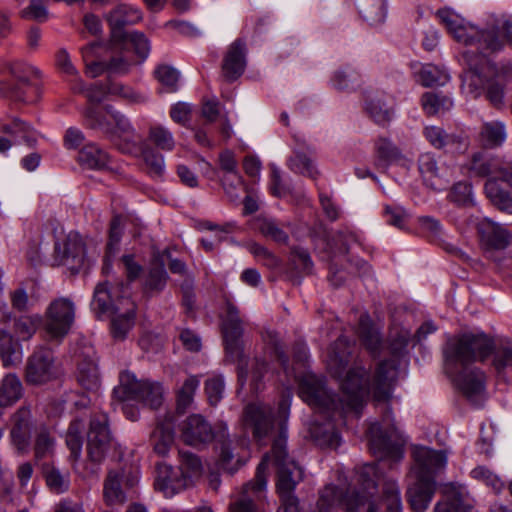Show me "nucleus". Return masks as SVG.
Returning a JSON list of instances; mask_svg holds the SVG:
<instances>
[{"mask_svg": "<svg viewBox=\"0 0 512 512\" xmlns=\"http://www.w3.org/2000/svg\"><path fill=\"white\" fill-rule=\"evenodd\" d=\"M258 230L263 236L279 244H287L289 241L288 233L274 219L264 218L259 220Z\"/></svg>", "mask_w": 512, "mask_h": 512, "instance_id": "bf43d9fd", "label": "nucleus"}, {"mask_svg": "<svg viewBox=\"0 0 512 512\" xmlns=\"http://www.w3.org/2000/svg\"><path fill=\"white\" fill-rule=\"evenodd\" d=\"M344 493L333 484L326 485L319 491L317 512H332L338 505H342Z\"/></svg>", "mask_w": 512, "mask_h": 512, "instance_id": "de8ad7c7", "label": "nucleus"}, {"mask_svg": "<svg viewBox=\"0 0 512 512\" xmlns=\"http://www.w3.org/2000/svg\"><path fill=\"white\" fill-rule=\"evenodd\" d=\"M182 440L190 446L198 447L216 440L220 449V460L226 469L233 459L231 440L228 427L225 422H218L215 430L210 423L201 415L193 414L187 417L180 426Z\"/></svg>", "mask_w": 512, "mask_h": 512, "instance_id": "7ed1b4c3", "label": "nucleus"}, {"mask_svg": "<svg viewBox=\"0 0 512 512\" xmlns=\"http://www.w3.org/2000/svg\"><path fill=\"white\" fill-rule=\"evenodd\" d=\"M485 375L479 369H463L456 378V385L463 395L477 404L484 393Z\"/></svg>", "mask_w": 512, "mask_h": 512, "instance_id": "5701e85b", "label": "nucleus"}, {"mask_svg": "<svg viewBox=\"0 0 512 512\" xmlns=\"http://www.w3.org/2000/svg\"><path fill=\"white\" fill-rule=\"evenodd\" d=\"M0 356L4 367H15L22 358L19 344L5 330H0Z\"/></svg>", "mask_w": 512, "mask_h": 512, "instance_id": "c03bdc74", "label": "nucleus"}, {"mask_svg": "<svg viewBox=\"0 0 512 512\" xmlns=\"http://www.w3.org/2000/svg\"><path fill=\"white\" fill-rule=\"evenodd\" d=\"M506 125L501 121H487L481 126L479 141L483 147L496 148L506 140Z\"/></svg>", "mask_w": 512, "mask_h": 512, "instance_id": "58836bf2", "label": "nucleus"}, {"mask_svg": "<svg viewBox=\"0 0 512 512\" xmlns=\"http://www.w3.org/2000/svg\"><path fill=\"white\" fill-rule=\"evenodd\" d=\"M54 253L55 261L72 274L78 273L85 265V243L77 233H70L62 242L55 243Z\"/></svg>", "mask_w": 512, "mask_h": 512, "instance_id": "2eb2a0df", "label": "nucleus"}, {"mask_svg": "<svg viewBox=\"0 0 512 512\" xmlns=\"http://www.w3.org/2000/svg\"><path fill=\"white\" fill-rule=\"evenodd\" d=\"M114 44H118L127 49V46L130 45L133 47L136 56L139 60L136 63H140L144 61L150 52V43L147 37L141 32H130L127 33V36L124 40L121 41H113Z\"/></svg>", "mask_w": 512, "mask_h": 512, "instance_id": "864d4df0", "label": "nucleus"}, {"mask_svg": "<svg viewBox=\"0 0 512 512\" xmlns=\"http://www.w3.org/2000/svg\"><path fill=\"white\" fill-rule=\"evenodd\" d=\"M374 494L357 488H348L342 498V506L348 512H378L374 502Z\"/></svg>", "mask_w": 512, "mask_h": 512, "instance_id": "72a5a7b5", "label": "nucleus"}, {"mask_svg": "<svg viewBox=\"0 0 512 512\" xmlns=\"http://www.w3.org/2000/svg\"><path fill=\"white\" fill-rule=\"evenodd\" d=\"M84 430V423L80 419L73 420L66 432V444L71 451V456L74 460L80 457L83 437L82 432Z\"/></svg>", "mask_w": 512, "mask_h": 512, "instance_id": "6e6d98bb", "label": "nucleus"}, {"mask_svg": "<svg viewBox=\"0 0 512 512\" xmlns=\"http://www.w3.org/2000/svg\"><path fill=\"white\" fill-rule=\"evenodd\" d=\"M418 81L425 87L443 85L449 76L443 70L432 64L424 65L418 73Z\"/></svg>", "mask_w": 512, "mask_h": 512, "instance_id": "e2e57ef3", "label": "nucleus"}, {"mask_svg": "<svg viewBox=\"0 0 512 512\" xmlns=\"http://www.w3.org/2000/svg\"><path fill=\"white\" fill-rule=\"evenodd\" d=\"M361 17L371 25H377L386 17L385 0H355Z\"/></svg>", "mask_w": 512, "mask_h": 512, "instance_id": "79ce46f5", "label": "nucleus"}, {"mask_svg": "<svg viewBox=\"0 0 512 512\" xmlns=\"http://www.w3.org/2000/svg\"><path fill=\"white\" fill-rule=\"evenodd\" d=\"M23 386L16 374H8L2 380L0 388V401L6 405H12L22 397Z\"/></svg>", "mask_w": 512, "mask_h": 512, "instance_id": "09e8293b", "label": "nucleus"}, {"mask_svg": "<svg viewBox=\"0 0 512 512\" xmlns=\"http://www.w3.org/2000/svg\"><path fill=\"white\" fill-rule=\"evenodd\" d=\"M469 170L479 177L494 175L507 183L512 180V162H499L481 152L473 154Z\"/></svg>", "mask_w": 512, "mask_h": 512, "instance_id": "412c9836", "label": "nucleus"}, {"mask_svg": "<svg viewBox=\"0 0 512 512\" xmlns=\"http://www.w3.org/2000/svg\"><path fill=\"white\" fill-rule=\"evenodd\" d=\"M351 356L350 341L345 336H340L331 345L328 357L327 367L330 373L337 378H340L349 364Z\"/></svg>", "mask_w": 512, "mask_h": 512, "instance_id": "a878e982", "label": "nucleus"}, {"mask_svg": "<svg viewBox=\"0 0 512 512\" xmlns=\"http://www.w3.org/2000/svg\"><path fill=\"white\" fill-rule=\"evenodd\" d=\"M148 139L154 146L163 151H172L176 145L173 134L161 125L150 127Z\"/></svg>", "mask_w": 512, "mask_h": 512, "instance_id": "13d9d810", "label": "nucleus"}, {"mask_svg": "<svg viewBox=\"0 0 512 512\" xmlns=\"http://www.w3.org/2000/svg\"><path fill=\"white\" fill-rule=\"evenodd\" d=\"M148 381L137 380L130 372L120 374V383L114 388L113 394L120 401L139 400Z\"/></svg>", "mask_w": 512, "mask_h": 512, "instance_id": "473e14b6", "label": "nucleus"}, {"mask_svg": "<svg viewBox=\"0 0 512 512\" xmlns=\"http://www.w3.org/2000/svg\"><path fill=\"white\" fill-rule=\"evenodd\" d=\"M342 398H336L326 389L322 379L305 376L299 385L300 397L320 413L339 412L340 415L355 411L358 413L365 396L369 393L368 374L364 367L356 366L349 369L341 381Z\"/></svg>", "mask_w": 512, "mask_h": 512, "instance_id": "f257e3e1", "label": "nucleus"}, {"mask_svg": "<svg viewBox=\"0 0 512 512\" xmlns=\"http://www.w3.org/2000/svg\"><path fill=\"white\" fill-rule=\"evenodd\" d=\"M246 42L243 39H236L229 45L224 54L221 71L222 76L227 82H234L245 71L246 68Z\"/></svg>", "mask_w": 512, "mask_h": 512, "instance_id": "aec40b11", "label": "nucleus"}, {"mask_svg": "<svg viewBox=\"0 0 512 512\" xmlns=\"http://www.w3.org/2000/svg\"><path fill=\"white\" fill-rule=\"evenodd\" d=\"M77 380L79 384L89 392L96 393L99 390L101 380L95 361L85 359L78 364Z\"/></svg>", "mask_w": 512, "mask_h": 512, "instance_id": "a19ab883", "label": "nucleus"}, {"mask_svg": "<svg viewBox=\"0 0 512 512\" xmlns=\"http://www.w3.org/2000/svg\"><path fill=\"white\" fill-rule=\"evenodd\" d=\"M138 469L125 465L108 471L103 485L104 501L109 506H122L132 498L139 480Z\"/></svg>", "mask_w": 512, "mask_h": 512, "instance_id": "1a4fd4ad", "label": "nucleus"}, {"mask_svg": "<svg viewBox=\"0 0 512 512\" xmlns=\"http://www.w3.org/2000/svg\"><path fill=\"white\" fill-rule=\"evenodd\" d=\"M113 437L111 435L108 417L97 413L91 417L87 433L88 458L94 464H101L111 450Z\"/></svg>", "mask_w": 512, "mask_h": 512, "instance_id": "4468645a", "label": "nucleus"}, {"mask_svg": "<svg viewBox=\"0 0 512 512\" xmlns=\"http://www.w3.org/2000/svg\"><path fill=\"white\" fill-rule=\"evenodd\" d=\"M497 177L493 178V179H488L485 183V192H486V195L488 196V198L497 206H499V208L501 209H507L511 202H512V199L510 197V195L504 191L502 188H500L498 182H497Z\"/></svg>", "mask_w": 512, "mask_h": 512, "instance_id": "69168bd1", "label": "nucleus"}, {"mask_svg": "<svg viewBox=\"0 0 512 512\" xmlns=\"http://www.w3.org/2000/svg\"><path fill=\"white\" fill-rule=\"evenodd\" d=\"M110 29L111 41H121L127 36L124 28L127 25H134L143 18L141 10L129 4H119L105 16Z\"/></svg>", "mask_w": 512, "mask_h": 512, "instance_id": "a211bd4d", "label": "nucleus"}, {"mask_svg": "<svg viewBox=\"0 0 512 512\" xmlns=\"http://www.w3.org/2000/svg\"><path fill=\"white\" fill-rule=\"evenodd\" d=\"M358 335L362 345L375 358L380 354L381 336L379 331L373 327L369 316L363 314L359 318Z\"/></svg>", "mask_w": 512, "mask_h": 512, "instance_id": "4c0bfd02", "label": "nucleus"}, {"mask_svg": "<svg viewBox=\"0 0 512 512\" xmlns=\"http://www.w3.org/2000/svg\"><path fill=\"white\" fill-rule=\"evenodd\" d=\"M481 240L494 249H504L509 244L510 234L491 220L484 219L477 225Z\"/></svg>", "mask_w": 512, "mask_h": 512, "instance_id": "c85d7f7f", "label": "nucleus"}, {"mask_svg": "<svg viewBox=\"0 0 512 512\" xmlns=\"http://www.w3.org/2000/svg\"><path fill=\"white\" fill-rule=\"evenodd\" d=\"M100 46L99 43H91L82 49L83 59L86 63V74L91 78H96L104 72H108L107 62L93 60L95 50Z\"/></svg>", "mask_w": 512, "mask_h": 512, "instance_id": "4d7b16f0", "label": "nucleus"}, {"mask_svg": "<svg viewBox=\"0 0 512 512\" xmlns=\"http://www.w3.org/2000/svg\"><path fill=\"white\" fill-rule=\"evenodd\" d=\"M124 298L113 300L107 287V283H99L94 290L91 307L98 318L104 315H111L120 310L118 302H124Z\"/></svg>", "mask_w": 512, "mask_h": 512, "instance_id": "f704fd0d", "label": "nucleus"}, {"mask_svg": "<svg viewBox=\"0 0 512 512\" xmlns=\"http://www.w3.org/2000/svg\"><path fill=\"white\" fill-rule=\"evenodd\" d=\"M107 64L110 74L125 75L130 71L131 67L136 64V61L130 58L128 49L121 47V51L113 55Z\"/></svg>", "mask_w": 512, "mask_h": 512, "instance_id": "0e129e2a", "label": "nucleus"}, {"mask_svg": "<svg viewBox=\"0 0 512 512\" xmlns=\"http://www.w3.org/2000/svg\"><path fill=\"white\" fill-rule=\"evenodd\" d=\"M309 434L316 445L321 448L336 449L340 445V436L335 430V426L330 419L323 423L318 420H314L310 424Z\"/></svg>", "mask_w": 512, "mask_h": 512, "instance_id": "c756f323", "label": "nucleus"}, {"mask_svg": "<svg viewBox=\"0 0 512 512\" xmlns=\"http://www.w3.org/2000/svg\"><path fill=\"white\" fill-rule=\"evenodd\" d=\"M41 471L49 490L55 494H62L68 491L70 486V474L62 471L52 462L41 463Z\"/></svg>", "mask_w": 512, "mask_h": 512, "instance_id": "c9c22d12", "label": "nucleus"}, {"mask_svg": "<svg viewBox=\"0 0 512 512\" xmlns=\"http://www.w3.org/2000/svg\"><path fill=\"white\" fill-rule=\"evenodd\" d=\"M290 400L291 395L288 393L279 402L278 414L283 422L280 423L278 435L273 440L271 452L262 458L268 456L266 464L268 465L269 461H272L277 467L276 489L278 494L293 493L304 477L303 469L289 457L286 451L287 430L284 422L288 418Z\"/></svg>", "mask_w": 512, "mask_h": 512, "instance_id": "f03ea898", "label": "nucleus"}, {"mask_svg": "<svg viewBox=\"0 0 512 512\" xmlns=\"http://www.w3.org/2000/svg\"><path fill=\"white\" fill-rule=\"evenodd\" d=\"M410 341V333L406 330L397 331L391 335L389 352L392 359L380 361L375 369L371 390L376 401L390 399L398 376L397 359L403 356Z\"/></svg>", "mask_w": 512, "mask_h": 512, "instance_id": "20e7f679", "label": "nucleus"}, {"mask_svg": "<svg viewBox=\"0 0 512 512\" xmlns=\"http://www.w3.org/2000/svg\"><path fill=\"white\" fill-rule=\"evenodd\" d=\"M418 167L424 184L434 191H442L449 185L452 172L447 166H438L432 154L425 153L419 157Z\"/></svg>", "mask_w": 512, "mask_h": 512, "instance_id": "6ab92c4d", "label": "nucleus"}, {"mask_svg": "<svg viewBox=\"0 0 512 512\" xmlns=\"http://www.w3.org/2000/svg\"><path fill=\"white\" fill-rule=\"evenodd\" d=\"M370 450L375 456L393 457L400 459L402 449L396 438V429L394 427L389 431H383L380 423H372L368 429Z\"/></svg>", "mask_w": 512, "mask_h": 512, "instance_id": "f3484780", "label": "nucleus"}, {"mask_svg": "<svg viewBox=\"0 0 512 512\" xmlns=\"http://www.w3.org/2000/svg\"><path fill=\"white\" fill-rule=\"evenodd\" d=\"M414 458L418 465L417 477L431 481H435L436 473L444 469L447 463V457L443 451H435L427 447L416 449Z\"/></svg>", "mask_w": 512, "mask_h": 512, "instance_id": "4be33fe9", "label": "nucleus"}, {"mask_svg": "<svg viewBox=\"0 0 512 512\" xmlns=\"http://www.w3.org/2000/svg\"><path fill=\"white\" fill-rule=\"evenodd\" d=\"M438 17L445 24L449 33L456 41L465 45H476L480 52H497L502 49V42L498 39L495 29L478 30L473 25H464L462 21L448 9L437 12Z\"/></svg>", "mask_w": 512, "mask_h": 512, "instance_id": "39448f33", "label": "nucleus"}, {"mask_svg": "<svg viewBox=\"0 0 512 512\" xmlns=\"http://www.w3.org/2000/svg\"><path fill=\"white\" fill-rule=\"evenodd\" d=\"M41 322L42 318L37 314L22 315L15 320V333L22 340H28L35 334Z\"/></svg>", "mask_w": 512, "mask_h": 512, "instance_id": "052dcab7", "label": "nucleus"}, {"mask_svg": "<svg viewBox=\"0 0 512 512\" xmlns=\"http://www.w3.org/2000/svg\"><path fill=\"white\" fill-rule=\"evenodd\" d=\"M381 501L386 512H402L400 489L396 481L387 479L383 484Z\"/></svg>", "mask_w": 512, "mask_h": 512, "instance_id": "3c124183", "label": "nucleus"}, {"mask_svg": "<svg viewBox=\"0 0 512 512\" xmlns=\"http://www.w3.org/2000/svg\"><path fill=\"white\" fill-rule=\"evenodd\" d=\"M494 350V341L489 336L467 333L449 339L444 348V356L449 362H459L465 366L477 360L484 362Z\"/></svg>", "mask_w": 512, "mask_h": 512, "instance_id": "423d86ee", "label": "nucleus"}, {"mask_svg": "<svg viewBox=\"0 0 512 512\" xmlns=\"http://www.w3.org/2000/svg\"><path fill=\"white\" fill-rule=\"evenodd\" d=\"M167 280L168 274L164 263L153 262L143 281V293L148 297L159 294L166 287Z\"/></svg>", "mask_w": 512, "mask_h": 512, "instance_id": "e433bc0d", "label": "nucleus"}, {"mask_svg": "<svg viewBox=\"0 0 512 512\" xmlns=\"http://www.w3.org/2000/svg\"><path fill=\"white\" fill-rule=\"evenodd\" d=\"M153 451L165 457L174 443V430L171 423H159L151 433Z\"/></svg>", "mask_w": 512, "mask_h": 512, "instance_id": "ea45409f", "label": "nucleus"}, {"mask_svg": "<svg viewBox=\"0 0 512 512\" xmlns=\"http://www.w3.org/2000/svg\"><path fill=\"white\" fill-rule=\"evenodd\" d=\"M421 102L424 111L428 115L443 113L448 111L453 105V102L449 97L436 92L424 93Z\"/></svg>", "mask_w": 512, "mask_h": 512, "instance_id": "5fc2aeb1", "label": "nucleus"}, {"mask_svg": "<svg viewBox=\"0 0 512 512\" xmlns=\"http://www.w3.org/2000/svg\"><path fill=\"white\" fill-rule=\"evenodd\" d=\"M142 155L147 172L153 177H161L165 170L163 155L151 148L145 149Z\"/></svg>", "mask_w": 512, "mask_h": 512, "instance_id": "774afa93", "label": "nucleus"}, {"mask_svg": "<svg viewBox=\"0 0 512 512\" xmlns=\"http://www.w3.org/2000/svg\"><path fill=\"white\" fill-rule=\"evenodd\" d=\"M108 159L107 153L93 144L84 146L78 154V162L89 169L104 168Z\"/></svg>", "mask_w": 512, "mask_h": 512, "instance_id": "a18cd8bd", "label": "nucleus"}, {"mask_svg": "<svg viewBox=\"0 0 512 512\" xmlns=\"http://www.w3.org/2000/svg\"><path fill=\"white\" fill-rule=\"evenodd\" d=\"M449 201L458 206H470L473 204L471 184L465 181L455 183L448 195Z\"/></svg>", "mask_w": 512, "mask_h": 512, "instance_id": "338daca9", "label": "nucleus"}, {"mask_svg": "<svg viewBox=\"0 0 512 512\" xmlns=\"http://www.w3.org/2000/svg\"><path fill=\"white\" fill-rule=\"evenodd\" d=\"M181 476L178 477L171 466L164 463L157 464V477L155 486L166 495H173L192 484L193 477L202 474V463L198 456L191 452L180 451Z\"/></svg>", "mask_w": 512, "mask_h": 512, "instance_id": "0eeeda50", "label": "nucleus"}, {"mask_svg": "<svg viewBox=\"0 0 512 512\" xmlns=\"http://www.w3.org/2000/svg\"><path fill=\"white\" fill-rule=\"evenodd\" d=\"M200 380L197 376H189L177 391L176 409L178 413H184L192 404Z\"/></svg>", "mask_w": 512, "mask_h": 512, "instance_id": "8fccbe9b", "label": "nucleus"}, {"mask_svg": "<svg viewBox=\"0 0 512 512\" xmlns=\"http://www.w3.org/2000/svg\"><path fill=\"white\" fill-rule=\"evenodd\" d=\"M425 138L436 149L450 147L459 151L466 149L467 141L460 135L448 134L443 128L438 126H429L424 129Z\"/></svg>", "mask_w": 512, "mask_h": 512, "instance_id": "cd10ccee", "label": "nucleus"}, {"mask_svg": "<svg viewBox=\"0 0 512 512\" xmlns=\"http://www.w3.org/2000/svg\"><path fill=\"white\" fill-rule=\"evenodd\" d=\"M242 425L245 430L252 432L256 440L264 439L273 428L271 407L263 403L248 404L242 413Z\"/></svg>", "mask_w": 512, "mask_h": 512, "instance_id": "dca6fc26", "label": "nucleus"}, {"mask_svg": "<svg viewBox=\"0 0 512 512\" xmlns=\"http://www.w3.org/2000/svg\"><path fill=\"white\" fill-rule=\"evenodd\" d=\"M0 91L6 92L14 101L23 103H33L39 96L37 80L13 81L9 85L0 83Z\"/></svg>", "mask_w": 512, "mask_h": 512, "instance_id": "2f4dec72", "label": "nucleus"}, {"mask_svg": "<svg viewBox=\"0 0 512 512\" xmlns=\"http://www.w3.org/2000/svg\"><path fill=\"white\" fill-rule=\"evenodd\" d=\"M75 319V306L68 298L53 300L46 309L44 330L50 339L61 340L70 331Z\"/></svg>", "mask_w": 512, "mask_h": 512, "instance_id": "ddd939ff", "label": "nucleus"}, {"mask_svg": "<svg viewBox=\"0 0 512 512\" xmlns=\"http://www.w3.org/2000/svg\"><path fill=\"white\" fill-rule=\"evenodd\" d=\"M388 99L389 97L381 91L366 93L365 110L370 118L378 125L385 126L392 119L393 106L388 104Z\"/></svg>", "mask_w": 512, "mask_h": 512, "instance_id": "393cba45", "label": "nucleus"}, {"mask_svg": "<svg viewBox=\"0 0 512 512\" xmlns=\"http://www.w3.org/2000/svg\"><path fill=\"white\" fill-rule=\"evenodd\" d=\"M436 490L435 481L418 478L406 492L407 501L414 512H425Z\"/></svg>", "mask_w": 512, "mask_h": 512, "instance_id": "b1692460", "label": "nucleus"}, {"mask_svg": "<svg viewBox=\"0 0 512 512\" xmlns=\"http://www.w3.org/2000/svg\"><path fill=\"white\" fill-rule=\"evenodd\" d=\"M128 305L125 312L120 313V310L113 315L111 320V330L114 338L124 339L128 331L134 325V304L129 299H123Z\"/></svg>", "mask_w": 512, "mask_h": 512, "instance_id": "37998d69", "label": "nucleus"}, {"mask_svg": "<svg viewBox=\"0 0 512 512\" xmlns=\"http://www.w3.org/2000/svg\"><path fill=\"white\" fill-rule=\"evenodd\" d=\"M11 441L20 453L27 452L30 446L31 423L27 411H18L10 432Z\"/></svg>", "mask_w": 512, "mask_h": 512, "instance_id": "7c9ffc66", "label": "nucleus"}, {"mask_svg": "<svg viewBox=\"0 0 512 512\" xmlns=\"http://www.w3.org/2000/svg\"><path fill=\"white\" fill-rule=\"evenodd\" d=\"M243 321L240 317L239 309L230 301L225 304V314L222 318V333L227 354L239 362L238 364V382L242 388L247 380L248 372L242 365L243 349L241 337L243 335Z\"/></svg>", "mask_w": 512, "mask_h": 512, "instance_id": "6e6552de", "label": "nucleus"}, {"mask_svg": "<svg viewBox=\"0 0 512 512\" xmlns=\"http://www.w3.org/2000/svg\"><path fill=\"white\" fill-rule=\"evenodd\" d=\"M310 153V147L304 141L299 142L298 146L293 150V155L288 159L287 166L295 173L316 179L319 172L313 164Z\"/></svg>", "mask_w": 512, "mask_h": 512, "instance_id": "bb28decb", "label": "nucleus"}, {"mask_svg": "<svg viewBox=\"0 0 512 512\" xmlns=\"http://www.w3.org/2000/svg\"><path fill=\"white\" fill-rule=\"evenodd\" d=\"M55 453V439L46 428H41L34 442V457L37 462L47 461Z\"/></svg>", "mask_w": 512, "mask_h": 512, "instance_id": "49530a36", "label": "nucleus"}, {"mask_svg": "<svg viewBox=\"0 0 512 512\" xmlns=\"http://www.w3.org/2000/svg\"><path fill=\"white\" fill-rule=\"evenodd\" d=\"M107 91L110 95L118 96L132 104L144 103L147 99L144 94L135 91L133 88L112 80L107 82Z\"/></svg>", "mask_w": 512, "mask_h": 512, "instance_id": "680f3d73", "label": "nucleus"}, {"mask_svg": "<svg viewBox=\"0 0 512 512\" xmlns=\"http://www.w3.org/2000/svg\"><path fill=\"white\" fill-rule=\"evenodd\" d=\"M488 53L468 50L463 54L469 69L463 74L462 88L473 98L482 94L489 78L496 73L494 64L487 58Z\"/></svg>", "mask_w": 512, "mask_h": 512, "instance_id": "9b49d317", "label": "nucleus"}, {"mask_svg": "<svg viewBox=\"0 0 512 512\" xmlns=\"http://www.w3.org/2000/svg\"><path fill=\"white\" fill-rule=\"evenodd\" d=\"M59 376V369L51 349L45 346L37 347L27 358L23 378L29 386H43Z\"/></svg>", "mask_w": 512, "mask_h": 512, "instance_id": "f8f14e48", "label": "nucleus"}, {"mask_svg": "<svg viewBox=\"0 0 512 512\" xmlns=\"http://www.w3.org/2000/svg\"><path fill=\"white\" fill-rule=\"evenodd\" d=\"M378 469L375 463L364 464L356 470V484L360 490L376 494Z\"/></svg>", "mask_w": 512, "mask_h": 512, "instance_id": "603ef678", "label": "nucleus"}, {"mask_svg": "<svg viewBox=\"0 0 512 512\" xmlns=\"http://www.w3.org/2000/svg\"><path fill=\"white\" fill-rule=\"evenodd\" d=\"M267 458L268 456L258 464L255 477L232 497L229 504L230 512H261V504L266 498Z\"/></svg>", "mask_w": 512, "mask_h": 512, "instance_id": "9d476101", "label": "nucleus"}]
</instances>
